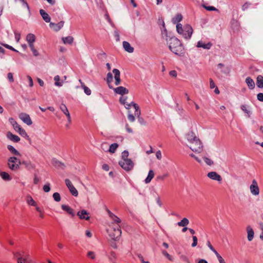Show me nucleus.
I'll return each mask as SVG.
<instances>
[{"instance_id":"f257e3e1","label":"nucleus","mask_w":263,"mask_h":263,"mask_svg":"<svg viewBox=\"0 0 263 263\" xmlns=\"http://www.w3.org/2000/svg\"><path fill=\"white\" fill-rule=\"evenodd\" d=\"M170 50L177 55L183 54V47L180 41L175 37H172L167 41Z\"/></svg>"},{"instance_id":"f03ea898","label":"nucleus","mask_w":263,"mask_h":263,"mask_svg":"<svg viewBox=\"0 0 263 263\" xmlns=\"http://www.w3.org/2000/svg\"><path fill=\"white\" fill-rule=\"evenodd\" d=\"M176 29L178 33L182 34L184 38L187 40L191 38L193 31L192 27L189 25H185L182 28L181 24H178Z\"/></svg>"},{"instance_id":"7ed1b4c3","label":"nucleus","mask_w":263,"mask_h":263,"mask_svg":"<svg viewBox=\"0 0 263 263\" xmlns=\"http://www.w3.org/2000/svg\"><path fill=\"white\" fill-rule=\"evenodd\" d=\"M107 231L110 238L115 240L119 239L121 234L120 226L119 224L110 225Z\"/></svg>"},{"instance_id":"20e7f679","label":"nucleus","mask_w":263,"mask_h":263,"mask_svg":"<svg viewBox=\"0 0 263 263\" xmlns=\"http://www.w3.org/2000/svg\"><path fill=\"white\" fill-rule=\"evenodd\" d=\"M21 164L20 159L15 157H10L8 160V167L13 171H17L20 168Z\"/></svg>"},{"instance_id":"39448f33","label":"nucleus","mask_w":263,"mask_h":263,"mask_svg":"<svg viewBox=\"0 0 263 263\" xmlns=\"http://www.w3.org/2000/svg\"><path fill=\"white\" fill-rule=\"evenodd\" d=\"M189 147L193 152L196 153H201L203 151V144L199 139L190 145Z\"/></svg>"},{"instance_id":"423d86ee","label":"nucleus","mask_w":263,"mask_h":263,"mask_svg":"<svg viewBox=\"0 0 263 263\" xmlns=\"http://www.w3.org/2000/svg\"><path fill=\"white\" fill-rule=\"evenodd\" d=\"M119 165L125 171H129L134 167V163L130 159H125L119 162Z\"/></svg>"},{"instance_id":"0eeeda50","label":"nucleus","mask_w":263,"mask_h":263,"mask_svg":"<svg viewBox=\"0 0 263 263\" xmlns=\"http://www.w3.org/2000/svg\"><path fill=\"white\" fill-rule=\"evenodd\" d=\"M251 193L254 196H258L259 194V188L256 180H252V184L250 186Z\"/></svg>"},{"instance_id":"6e6552de","label":"nucleus","mask_w":263,"mask_h":263,"mask_svg":"<svg viewBox=\"0 0 263 263\" xmlns=\"http://www.w3.org/2000/svg\"><path fill=\"white\" fill-rule=\"evenodd\" d=\"M65 182L71 194L75 197L78 196V192L77 190L74 187L70 180L68 179H66Z\"/></svg>"},{"instance_id":"1a4fd4ad","label":"nucleus","mask_w":263,"mask_h":263,"mask_svg":"<svg viewBox=\"0 0 263 263\" xmlns=\"http://www.w3.org/2000/svg\"><path fill=\"white\" fill-rule=\"evenodd\" d=\"M127 97L122 96L119 99L120 102L124 105L125 107L129 109L132 106L134 107V104H137L134 102H127Z\"/></svg>"},{"instance_id":"9d476101","label":"nucleus","mask_w":263,"mask_h":263,"mask_svg":"<svg viewBox=\"0 0 263 263\" xmlns=\"http://www.w3.org/2000/svg\"><path fill=\"white\" fill-rule=\"evenodd\" d=\"M19 118L28 125L32 124V122L30 118L29 115L25 113H21L19 115Z\"/></svg>"},{"instance_id":"9b49d317","label":"nucleus","mask_w":263,"mask_h":263,"mask_svg":"<svg viewBox=\"0 0 263 263\" xmlns=\"http://www.w3.org/2000/svg\"><path fill=\"white\" fill-rule=\"evenodd\" d=\"M134 107L135 109V116L137 117L138 119L139 122L141 124H144V119L140 117L141 115V111L139 108V106L138 104H134Z\"/></svg>"},{"instance_id":"f8f14e48","label":"nucleus","mask_w":263,"mask_h":263,"mask_svg":"<svg viewBox=\"0 0 263 263\" xmlns=\"http://www.w3.org/2000/svg\"><path fill=\"white\" fill-rule=\"evenodd\" d=\"M60 109L62 110V111L65 115V116L67 118L68 122L70 124L71 122V119L70 117V113L66 106V105L64 104H61L60 105Z\"/></svg>"},{"instance_id":"ddd939ff","label":"nucleus","mask_w":263,"mask_h":263,"mask_svg":"<svg viewBox=\"0 0 263 263\" xmlns=\"http://www.w3.org/2000/svg\"><path fill=\"white\" fill-rule=\"evenodd\" d=\"M208 177L210 179L214 180H216L220 182L222 180V178L220 175H219L216 172H209L208 175Z\"/></svg>"},{"instance_id":"4468645a","label":"nucleus","mask_w":263,"mask_h":263,"mask_svg":"<svg viewBox=\"0 0 263 263\" xmlns=\"http://www.w3.org/2000/svg\"><path fill=\"white\" fill-rule=\"evenodd\" d=\"M113 89L115 93L121 95L122 96L128 93V90L123 86H119Z\"/></svg>"},{"instance_id":"2eb2a0df","label":"nucleus","mask_w":263,"mask_h":263,"mask_svg":"<svg viewBox=\"0 0 263 263\" xmlns=\"http://www.w3.org/2000/svg\"><path fill=\"white\" fill-rule=\"evenodd\" d=\"M77 215L81 219L88 220L90 218L89 214L85 210H82L78 212Z\"/></svg>"},{"instance_id":"dca6fc26","label":"nucleus","mask_w":263,"mask_h":263,"mask_svg":"<svg viewBox=\"0 0 263 263\" xmlns=\"http://www.w3.org/2000/svg\"><path fill=\"white\" fill-rule=\"evenodd\" d=\"M64 24V21H61L57 24L51 22L50 23L49 26L50 28H52L54 31H58L63 27Z\"/></svg>"},{"instance_id":"f3484780","label":"nucleus","mask_w":263,"mask_h":263,"mask_svg":"<svg viewBox=\"0 0 263 263\" xmlns=\"http://www.w3.org/2000/svg\"><path fill=\"white\" fill-rule=\"evenodd\" d=\"M112 72L114 74L116 85H119L121 83L120 72L117 69H114Z\"/></svg>"},{"instance_id":"a211bd4d","label":"nucleus","mask_w":263,"mask_h":263,"mask_svg":"<svg viewBox=\"0 0 263 263\" xmlns=\"http://www.w3.org/2000/svg\"><path fill=\"white\" fill-rule=\"evenodd\" d=\"M14 129L22 137L24 138H29V136L26 131L22 128L20 125L18 124Z\"/></svg>"},{"instance_id":"6ab92c4d","label":"nucleus","mask_w":263,"mask_h":263,"mask_svg":"<svg viewBox=\"0 0 263 263\" xmlns=\"http://www.w3.org/2000/svg\"><path fill=\"white\" fill-rule=\"evenodd\" d=\"M212 46V44L210 42L205 43L202 41H199L197 43V47H201V48H203V49H210L211 48Z\"/></svg>"},{"instance_id":"aec40b11","label":"nucleus","mask_w":263,"mask_h":263,"mask_svg":"<svg viewBox=\"0 0 263 263\" xmlns=\"http://www.w3.org/2000/svg\"><path fill=\"white\" fill-rule=\"evenodd\" d=\"M109 216L111 218L113 222L111 225L115 226V224H119L121 223V220L117 216L111 213L110 212H109Z\"/></svg>"},{"instance_id":"412c9836","label":"nucleus","mask_w":263,"mask_h":263,"mask_svg":"<svg viewBox=\"0 0 263 263\" xmlns=\"http://www.w3.org/2000/svg\"><path fill=\"white\" fill-rule=\"evenodd\" d=\"M61 208L63 210L66 211L67 213L71 215V216L73 217L74 216L73 210L68 205L63 204Z\"/></svg>"},{"instance_id":"4be33fe9","label":"nucleus","mask_w":263,"mask_h":263,"mask_svg":"<svg viewBox=\"0 0 263 263\" xmlns=\"http://www.w3.org/2000/svg\"><path fill=\"white\" fill-rule=\"evenodd\" d=\"M123 46L125 51L129 53H132L134 51V48L132 47L130 44L126 41L123 42Z\"/></svg>"},{"instance_id":"5701e85b","label":"nucleus","mask_w":263,"mask_h":263,"mask_svg":"<svg viewBox=\"0 0 263 263\" xmlns=\"http://www.w3.org/2000/svg\"><path fill=\"white\" fill-rule=\"evenodd\" d=\"M247 238L249 241H251L254 237V231L253 229L250 227L248 226L247 228Z\"/></svg>"},{"instance_id":"b1692460","label":"nucleus","mask_w":263,"mask_h":263,"mask_svg":"<svg viewBox=\"0 0 263 263\" xmlns=\"http://www.w3.org/2000/svg\"><path fill=\"white\" fill-rule=\"evenodd\" d=\"M7 136L8 139L15 142H17L20 140V138L18 136L13 135L10 132L7 133Z\"/></svg>"},{"instance_id":"393cba45","label":"nucleus","mask_w":263,"mask_h":263,"mask_svg":"<svg viewBox=\"0 0 263 263\" xmlns=\"http://www.w3.org/2000/svg\"><path fill=\"white\" fill-rule=\"evenodd\" d=\"M40 13L42 16L43 20L47 23H49L50 21V17L49 15L43 9L40 10Z\"/></svg>"},{"instance_id":"a878e982","label":"nucleus","mask_w":263,"mask_h":263,"mask_svg":"<svg viewBox=\"0 0 263 263\" xmlns=\"http://www.w3.org/2000/svg\"><path fill=\"white\" fill-rule=\"evenodd\" d=\"M246 82L250 89H252L254 88V82L250 77H247L246 78Z\"/></svg>"},{"instance_id":"bb28decb","label":"nucleus","mask_w":263,"mask_h":263,"mask_svg":"<svg viewBox=\"0 0 263 263\" xmlns=\"http://www.w3.org/2000/svg\"><path fill=\"white\" fill-rule=\"evenodd\" d=\"M217 67L221 70V72L223 73L228 74L230 72L229 68L228 67H224V65L222 63L218 64Z\"/></svg>"},{"instance_id":"cd10ccee","label":"nucleus","mask_w":263,"mask_h":263,"mask_svg":"<svg viewBox=\"0 0 263 263\" xmlns=\"http://www.w3.org/2000/svg\"><path fill=\"white\" fill-rule=\"evenodd\" d=\"M155 176V173L153 170H150L148 172V175L145 180L146 183H149Z\"/></svg>"},{"instance_id":"c85d7f7f","label":"nucleus","mask_w":263,"mask_h":263,"mask_svg":"<svg viewBox=\"0 0 263 263\" xmlns=\"http://www.w3.org/2000/svg\"><path fill=\"white\" fill-rule=\"evenodd\" d=\"M62 41L65 44H71L73 42V37L71 36L63 37Z\"/></svg>"},{"instance_id":"c756f323","label":"nucleus","mask_w":263,"mask_h":263,"mask_svg":"<svg viewBox=\"0 0 263 263\" xmlns=\"http://www.w3.org/2000/svg\"><path fill=\"white\" fill-rule=\"evenodd\" d=\"M256 85L259 88H263V77L262 76H257Z\"/></svg>"},{"instance_id":"7c9ffc66","label":"nucleus","mask_w":263,"mask_h":263,"mask_svg":"<svg viewBox=\"0 0 263 263\" xmlns=\"http://www.w3.org/2000/svg\"><path fill=\"white\" fill-rule=\"evenodd\" d=\"M0 176L4 180L10 181L11 179L9 174L5 172H1Z\"/></svg>"},{"instance_id":"2f4dec72","label":"nucleus","mask_w":263,"mask_h":263,"mask_svg":"<svg viewBox=\"0 0 263 263\" xmlns=\"http://www.w3.org/2000/svg\"><path fill=\"white\" fill-rule=\"evenodd\" d=\"M52 164L56 167H59L62 169H63L65 167V165L63 163L57 160H52Z\"/></svg>"},{"instance_id":"473e14b6","label":"nucleus","mask_w":263,"mask_h":263,"mask_svg":"<svg viewBox=\"0 0 263 263\" xmlns=\"http://www.w3.org/2000/svg\"><path fill=\"white\" fill-rule=\"evenodd\" d=\"M35 40V36L33 34L29 33L26 36V41L29 43H34Z\"/></svg>"},{"instance_id":"72a5a7b5","label":"nucleus","mask_w":263,"mask_h":263,"mask_svg":"<svg viewBox=\"0 0 263 263\" xmlns=\"http://www.w3.org/2000/svg\"><path fill=\"white\" fill-rule=\"evenodd\" d=\"M112 80L113 77L112 73H111L110 72L108 73L106 77V81L108 84L109 87L110 89L113 88V87L110 85V84L112 82Z\"/></svg>"},{"instance_id":"f704fd0d","label":"nucleus","mask_w":263,"mask_h":263,"mask_svg":"<svg viewBox=\"0 0 263 263\" xmlns=\"http://www.w3.org/2000/svg\"><path fill=\"white\" fill-rule=\"evenodd\" d=\"M189 223V220L186 218H183L180 221L178 222L179 227H185Z\"/></svg>"},{"instance_id":"c9c22d12","label":"nucleus","mask_w":263,"mask_h":263,"mask_svg":"<svg viewBox=\"0 0 263 263\" xmlns=\"http://www.w3.org/2000/svg\"><path fill=\"white\" fill-rule=\"evenodd\" d=\"M182 20V16L181 14H177L172 20L174 24H178Z\"/></svg>"},{"instance_id":"e433bc0d","label":"nucleus","mask_w":263,"mask_h":263,"mask_svg":"<svg viewBox=\"0 0 263 263\" xmlns=\"http://www.w3.org/2000/svg\"><path fill=\"white\" fill-rule=\"evenodd\" d=\"M109 259L112 263H117L116 259L117 256L116 253L114 252H111L109 255Z\"/></svg>"},{"instance_id":"4c0bfd02","label":"nucleus","mask_w":263,"mask_h":263,"mask_svg":"<svg viewBox=\"0 0 263 263\" xmlns=\"http://www.w3.org/2000/svg\"><path fill=\"white\" fill-rule=\"evenodd\" d=\"M7 148L8 150L11 152L12 154H13L14 155L16 156H20V153L12 146L11 145H8Z\"/></svg>"},{"instance_id":"58836bf2","label":"nucleus","mask_w":263,"mask_h":263,"mask_svg":"<svg viewBox=\"0 0 263 263\" xmlns=\"http://www.w3.org/2000/svg\"><path fill=\"white\" fill-rule=\"evenodd\" d=\"M198 138L195 133L193 132V131H191V132H189L186 135V138L187 139V140H190V139H193V138Z\"/></svg>"},{"instance_id":"ea45409f","label":"nucleus","mask_w":263,"mask_h":263,"mask_svg":"<svg viewBox=\"0 0 263 263\" xmlns=\"http://www.w3.org/2000/svg\"><path fill=\"white\" fill-rule=\"evenodd\" d=\"M119 145L117 143H113L111 144L109 146V148L108 149V152L110 153H114L118 148Z\"/></svg>"},{"instance_id":"a19ab883","label":"nucleus","mask_w":263,"mask_h":263,"mask_svg":"<svg viewBox=\"0 0 263 263\" xmlns=\"http://www.w3.org/2000/svg\"><path fill=\"white\" fill-rule=\"evenodd\" d=\"M27 201L29 205L36 206V203L31 196L27 197Z\"/></svg>"},{"instance_id":"79ce46f5","label":"nucleus","mask_w":263,"mask_h":263,"mask_svg":"<svg viewBox=\"0 0 263 263\" xmlns=\"http://www.w3.org/2000/svg\"><path fill=\"white\" fill-rule=\"evenodd\" d=\"M54 80L55 81V85L57 86H62V82H60V78L59 77V76H56L54 77Z\"/></svg>"},{"instance_id":"37998d69","label":"nucleus","mask_w":263,"mask_h":263,"mask_svg":"<svg viewBox=\"0 0 263 263\" xmlns=\"http://www.w3.org/2000/svg\"><path fill=\"white\" fill-rule=\"evenodd\" d=\"M23 164H24L26 168L28 169H33L35 168L34 165L32 164L30 162L23 161Z\"/></svg>"},{"instance_id":"c03bdc74","label":"nucleus","mask_w":263,"mask_h":263,"mask_svg":"<svg viewBox=\"0 0 263 263\" xmlns=\"http://www.w3.org/2000/svg\"><path fill=\"white\" fill-rule=\"evenodd\" d=\"M202 7L208 11H217L218 10L213 6H207L205 4H203Z\"/></svg>"},{"instance_id":"a18cd8bd","label":"nucleus","mask_w":263,"mask_h":263,"mask_svg":"<svg viewBox=\"0 0 263 263\" xmlns=\"http://www.w3.org/2000/svg\"><path fill=\"white\" fill-rule=\"evenodd\" d=\"M82 88H83L85 93L87 95H90L91 94V90L88 87L86 86L84 84H82Z\"/></svg>"},{"instance_id":"49530a36","label":"nucleus","mask_w":263,"mask_h":263,"mask_svg":"<svg viewBox=\"0 0 263 263\" xmlns=\"http://www.w3.org/2000/svg\"><path fill=\"white\" fill-rule=\"evenodd\" d=\"M53 198H54V200L59 202L61 200V196L59 193H54L53 194Z\"/></svg>"},{"instance_id":"de8ad7c7","label":"nucleus","mask_w":263,"mask_h":263,"mask_svg":"<svg viewBox=\"0 0 263 263\" xmlns=\"http://www.w3.org/2000/svg\"><path fill=\"white\" fill-rule=\"evenodd\" d=\"M203 159L205 161V162L208 165H212L213 164V161L210 158L208 157H204Z\"/></svg>"},{"instance_id":"09e8293b","label":"nucleus","mask_w":263,"mask_h":263,"mask_svg":"<svg viewBox=\"0 0 263 263\" xmlns=\"http://www.w3.org/2000/svg\"><path fill=\"white\" fill-rule=\"evenodd\" d=\"M180 258L183 261L186 262V263H190L188 257L185 255H180Z\"/></svg>"},{"instance_id":"8fccbe9b","label":"nucleus","mask_w":263,"mask_h":263,"mask_svg":"<svg viewBox=\"0 0 263 263\" xmlns=\"http://www.w3.org/2000/svg\"><path fill=\"white\" fill-rule=\"evenodd\" d=\"M1 45L3 46H4L5 47H6V48L7 49H9L10 50H11L13 51H15V52H18L17 50H15L14 48H13L12 46L8 45V44H4V43H1Z\"/></svg>"},{"instance_id":"3c124183","label":"nucleus","mask_w":263,"mask_h":263,"mask_svg":"<svg viewBox=\"0 0 263 263\" xmlns=\"http://www.w3.org/2000/svg\"><path fill=\"white\" fill-rule=\"evenodd\" d=\"M128 156V152L126 151H124L122 153V160H124L125 159H128L127 158Z\"/></svg>"},{"instance_id":"603ef678","label":"nucleus","mask_w":263,"mask_h":263,"mask_svg":"<svg viewBox=\"0 0 263 263\" xmlns=\"http://www.w3.org/2000/svg\"><path fill=\"white\" fill-rule=\"evenodd\" d=\"M87 256L90 258L92 259H95L96 258L95 253L92 251H89L87 253Z\"/></svg>"},{"instance_id":"864d4df0","label":"nucleus","mask_w":263,"mask_h":263,"mask_svg":"<svg viewBox=\"0 0 263 263\" xmlns=\"http://www.w3.org/2000/svg\"><path fill=\"white\" fill-rule=\"evenodd\" d=\"M7 78L10 82L12 83L14 82V79L12 73L9 72L7 74Z\"/></svg>"},{"instance_id":"5fc2aeb1","label":"nucleus","mask_w":263,"mask_h":263,"mask_svg":"<svg viewBox=\"0 0 263 263\" xmlns=\"http://www.w3.org/2000/svg\"><path fill=\"white\" fill-rule=\"evenodd\" d=\"M15 39L17 43H18L21 39V33L17 32H14Z\"/></svg>"},{"instance_id":"6e6d98bb","label":"nucleus","mask_w":263,"mask_h":263,"mask_svg":"<svg viewBox=\"0 0 263 263\" xmlns=\"http://www.w3.org/2000/svg\"><path fill=\"white\" fill-rule=\"evenodd\" d=\"M17 263H28L27 261V258H25V257L17 258Z\"/></svg>"},{"instance_id":"4d7b16f0","label":"nucleus","mask_w":263,"mask_h":263,"mask_svg":"<svg viewBox=\"0 0 263 263\" xmlns=\"http://www.w3.org/2000/svg\"><path fill=\"white\" fill-rule=\"evenodd\" d=\"M127 118L129 121L132 122H134L135 120V116L131 114L129 112L128 114Z\"/></svg>"},{"instance_id":"13d9d810","label":"nucleus","mask_w":263,"mask_h":263,"mask_svg":"<svg viewBox=\"0 0 263 263\" xmlns=\"http://www.w3.org/2000/svg\"><path fill=\"white\" fill-rule=\"evenodd\" d=\"M43 190L45 192H48L50 191V184L49 183H47L45 185H44L43 186Z\"/></svg>"},{"instance_id":"bf43d9fd","label":"nucleus","mask_w":263,"mask_h":263,"mask_svg":"<svg viewBox=\"0 0 263 263\" xmlns=\"http://www.w3.org/2000/svg\"><path fill=\"white\" fill-rule=\"evenodd\" d=\"M101 149L105 152H108V144L107 143H104L101 144Z\"/></svg>"},{"instance_id":"052dcab7","label":"nucleus","mask_w":263,"mask_h":263,"mask_svg":"<svg viewBox=\"0 0 263 263\" xmlns=\"http://www.w3.org/2000/svg\"><path fill=\"white\" fill-rule=\"evenodd\" d=\"M167 176H168L167 174H164L162 176H158L156 178V179L157 180H163Z\"/></svg>"},{"instance_id":"680f3d73","label":"nucleus","mask_w":263,"mask_h":263,"mask_svg":"<svg viewBox=\"0 0 263 263\" xmlns=\"http://www.w3.org/2000/svg\"><path fill=\"white\" fill-rule=\"evenodd\" d=\"M162 253L166 257H167L171 261H172L173 260V258L172 257V256L165 251H163L162 252Z\"/></svg>"},{"instance_id":"e2e57ef3","label":"nucleus","mask_w":263,"mask_h":263,"mask_svg":"<svg viewBox=\"0 0 263 263\" xmlns=\"http://www.w3.org/2000/svg\"><path fill=\"white\" fill-rule=\"evenodd\" d=\"M193 242L192 244V247H195L197 246V238L196 236H193Z\"/></svg>"},{"instance_id":"0e129e2a","label":"nucleus","mask_w":263,"mask_h":263,"mask_svg":"<svg viewBox=\"0 0 263 263\" xmlns=\"http://www.w3.org/2000/svg\"><path fill=\"white\" fill-rule=\"evenodd\" d=\"M11 124L12 125L13 128H14L17 125L18 123L12 118L9 119Z\"/></svg>"},{"instance_id":"69168bd1","label":"nucleus","mask_w":263,"mask_h":263,"mask_svg":"<svg viewBox=\"0 0 263 263\" xmlns=\"http://www.w3.org/2000/svg\"><path fill=\"white\" fill-rule=\"evenodd\" d=\"M241 109L246 113H247V114H249L250 111L247 108V107L246 105H241Z\"/></svg>"},{"instance_id":"338daca9","label":"nucleus","mask_w":263,"mask_h":263,"mask_svg":"<svg viewBox=\"0 0 263 263\" xmlns=\"http://www.w3.org/2000/svg\"><path fill=\"white\" fill-rule=\"evenodd\" d=\"M138 258L140 259L142 263H150L149 261H145L144 260L143 257L141 254L138 255Z\"/></svg>"},{"instance_id":"774afa93","label":"nucleus","mask_w":263,"mask_h":263,"mask_svg":"<svg viewBox=\"0 0 263 263\" xmlns=\"http://www.w3.org/2000/svg\"><path fill=\"white\" fill-rule=\"evenodd\" d=\"M257 99L261 102H263V93H259L257 96Z\"/></svg>"}]
</instances>
